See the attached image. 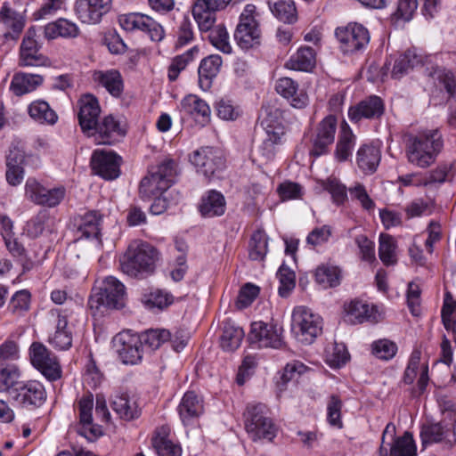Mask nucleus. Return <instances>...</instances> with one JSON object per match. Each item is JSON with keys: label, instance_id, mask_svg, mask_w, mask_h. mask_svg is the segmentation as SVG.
<instances>
[{"label": "nucleus", "instance_id": "f257e3e1", "mask_svg": "<svg viewBox=\"0 0 456 456\" xmlns=\"http://www.w3.org/2000/svg\"><path fill=\"white\" fill-rule=\"evenodd\" d=\"M159 257V251L152 245L135 240L129 244L120 258V267L131 277H145L153 273Z\"/></svg>", "mask_w": 456, "mask_h": 456}, {"label": "nucleus", "instance_id": "f03ea898", "mask_svg": "<svg viewBox=\"0 0 456 456\" xmlns=\"http://www.w3.org/2000/svg\"><path fill=\"white\" fill-rule=\"evenodd\" d=\"M177 175V165L174 159H165L151 167L149 175L143 177L139 187L142 199L151 200L160 194L167 193Z\"/></svg>", "mask_w": 456, "mask_h": 456}, {"label": "nucleus", "instance_id": "7ed1b4c3", "mask_svg": "<svg viewBox=\"0 0 456 456\" xmlns=\"http://www.w3.org/2000/svg\"><path fill=\"white\" fill-rule=\"evenodd\" d=\"M268 408L263 403H248L243 413L244 426L253 441H273L277 435V426L268 416Z\"/></svg>", "mask_w": 456, "mask_h": 456}, {"label": "nucleus", "instance_id": "20e7f679", "mask_svg": "<svg viewBox=\"0 0 456 456\" xmlns=\"http://www.w3.org/2000/svg\"><path fill=\"white\" fill-rule=\"evenodd\" d=\"M442 146L441 135L437 131L416 136L407 148L408 160L419 167H428L435 162Z\"/></svg>", "mask_w": 456, "mask_h": 456}, {"label": "nucleus", "instance_id": "39448f33", "mask_svg": "<svg viewBox=\"0 0 456 456\" xmlns=\"http://www.w3.org/2000/svg\"><path fill=\"white\" fill-rule=\"evenodd\" d=\"M126 288L113 276L106 277L100 287L94 288L89 298L91 308L99 309L103 306L110 309H119L125 305Z\"/></svg>", "mask_w": 456, "mask_h": 456}, {"label": "nucleus", "instance_id": "423d86ee", "mask_svg": "<svg viewBox=\"0 0 456 456\" xmlns=\"http://www.w3.org/2000/svg\"><path fill=\"white\" fill-rule=\"evenodd\" d=\"M322 319L305 306H297L292 314V331L297 341L310 345L322 333Z\"/></svg>", "mask_w": 456, "mask_h": 456}, {"label": "nucleus", "instance_id": "0eeeda50", "mask_svg": "<svg viewBox=\"0 0 456 456\" xmlns=\"http://www.w3.org/2000/svg\"><path fill=\"white\" fill-rule=\"evenodd\" d=\"M256 8L247 4L240 16V21L234 32V39L243 50L256 47L261 42V30L256 19Z\"/></svg>", "mask_w": 456, "mask_h": 456}, {"label": "nucleus", "instance_id": "6e6552de", "mask_svg": "<svg viewBox=\"0 0 456 456\" xmlns=\"http://www.w3.org/2000/svg\"><path fill=\"white\" fill-rule=\"evenodd\" d=\"M335 36L338 41L339 49L345 54L362 53L366 49L370 40L367 28L356 22L337 28Z\"/></svg>", "mask_w": 456, "mask_h": 456}, {"label": "nucleus", "instance_id": "1a4fd4ad", "mask_svg": "<svg viewBox=\"0 0 456 456\" xmlns=\"http://www.w3.org/2000/svg\"><path fill=\"white\" fill-rule=\"evenodd\" d=\"M25 197L36 205L54 208L65 198L64 186L47 187L35 178H28L25 183Z\"/></svg>", "mask_w": 456, "mask_h": 456}, {"label": "nucleus", "instance_id": "9d476101", "mask_svg": "<svg viewBox=\"0 0 456 456\" xmlns=\"http://www.w3.org/2000/svg\"><path fill=\"white\" fill-rule=\"evenodd\" d=\"M118 23L126 31H142L149 36L151 41L159 42L165 37V31L159 22L149 15L140 12L121 14Z\"/></svg>", "mask_w": 456, "mask_h": 456}, {"label": "nucleus", "instance_id": "9b49d317", "mask_svg": "<svg viewBox=\"0 0 456 456\" xmlns=\"http://www.w3.org/2000/svg\"><path fill=\"white\" fill-rule=\"evenodd\" d=\"M29 356L32 365L48 380L55 381L61 377V369L57 357L42 343L31 344Z\"/></svg>", "mask_w": 456, "mask_h": 456}, {"label": "nucleus", "instance_id": "f8f14e48", "mask_svg": "<svg viewBox=\"0 0 456 456\" xmlns=\"http://www.w3.org/2000/svg\"><path fill=\"white\" fill-rule=\"evenodd\" d=\"M10 397L23 407H39L46 400L44 386L36 380L16 383L9 391Z\"/></svg>", "mask_w": 456, "mask_h": 456}, {"label": "nucleus", "instance_id": "ddd939ff", "mask_svg": "<svg viewBox=\"0 0 456 456\" xmlns=\"http://www.w3.org/2000/svg\"><path fill=\"white\" fill-rule=\"evenodd\" d=\"M420 437L423 446L434 443H441L446 448L456 444V433L452 421H440L425 424L421 428Z\"/></svg>", "mask_w": 456, "mask_h": 456}, {"label": "nucleus", "instance_id": "4468645a", "mask_svg": "<svg viewBox=\"0 0 456 456\" xmlns=\"http://www.w3.org/2000/svg\"><path fill=\"white\" fill-rule=\"evenodd\" d=\"M37 29L29 28L20 46L19 65L20 67L45 66L48 59L40 53V45L37 41Z\"/></svg>", "mask_w": 456, "mask_h": 456}, {"label": "nucleus", "instance_id": "2eb2a0df", "mask_svg": "<svg viewBox=\"0 0 456 456\" xmlns=\"http://www.w3.org/2000/svg\"><path fill=\"white\" fill-rule=\"evenodd\" d=\"M232 0H197L192 15L200 31H208L216 23V12L224 10Z\"/></svg>", "mask_w": 456, "mask_h": 456}, {"label": "nucleus", "instance_id": "dca6fc26", "mask_svg": "<svg viewBox=\"0 0 456 456\" xmlns=\"http://www.w3.org/2000/svg\"><path fill=\"white\" fill-rule=\"evenodd\" d=\"M248 341L256 347L280 348L282 338L280 329L268 325L263 322H255L251 324Z\"/></svg>", "mask_w": 456, "mask_h": 456}, {"label": "nucleus", "instance_id": "f3484780", "mask_svg": "<svg viewBox=\"0 0 456 456\" xmlns=\"http://www.w3.org/2000/svg\"><path fill=\"white\" fill-rule=\"evenodd\" d=\"M121 158L113 151L96 150L91 158L94 173L106 180H114L120 175Z\"/></svg>", "mask_w": 456, "mask_h": 456}, {"label": "nucleus", "instance_id": "a211bd4d", "mask_svg": "<svg viewBox=\"0 0 456 456\" xmlns=\"http://www.w3.org/2000/svg\"><path fill=\"white\" fill-rule=\"evenodd\" d=\"M190 160L197 167L198 172L208 179L224 167L222 157L212 147H202L194 151Z\"/></svg>", "mask_w": 456, "mask_h": 456}, {"label": "nucleus", "instance_id": "6ab92c4d", "mask_svg": "<svg viewBox=\"0 0 456 456\" xmlns=\"http://www.w3.org/2000/svg\"><path fill=\"white\" fill-rule=\"evenodd\" d=\"M50 315L55 320V331L49 337V344L56 350H69L72 346V332L68 326V311L52 309Z\"/></svg>", "mask_w": 456, "mask_h": 456}, {"label": "nucleus", "instance_id": "aec40b11", "mask_svg": "<svg viewBox=\"0 0 456 456\" xmlns=\"http://www.w3.org/2000/svg\"><path fill=\"white\" fill-rule=\"evenodd\" d=\"M336 131L337 118L333 115L325 117L317 126L310 154L314 157L326 154L329 151V147L334 142Z\"/></svg>", "mask_w": 456, "mask_h": 456}, {"label": "nucleus", "instance_id": "412c9836", "mask_svg": "<svg viewBox=\"0 0 456 456\" xmlns=\"http://www.w3.org/2000/svg\"><path fill=\"white\" fill-rule=\"evenodd\" d=\"M126 134V129L113 115L106 116L88 135H94L98 144H114Z\"/></svg>", "mask_w": 456, "mask_h": 456}, {"label": "nucleus", "instance_id": "4be33fe9", "mask_svg": "<svg viewBox=\"0 0 456 456\" xmlns=\"http://www.w3.org/2000/svg\"><path fill=\"white\" fill-rule=\"evenodd\" d=\"M116 341L118 343L117 350L123 363L134 365L141 362L143 346L139 335L129 332L119 333Z\"/></svg>", "mask_w": 456, "mask_h": 456}, {"label": "nucleus", "instance_id": "5701e85b", "mask_svg": "<svg viewBox=\"0 0 456 456\" xmlns=\"http://www.w3.org/2000/svg\"><path fill=\"white\" fill-rule=\"evenodd\" d=\"M111 3L112 0H77L75 12L83 23L96 24L110 11Z\"/></svg>", "mask_w": 456, "mask_h": 456}, {"label": "nucleus", "instance_id": "b1692460", "mask_svg": "<svg viewBox=\"0 0 456 456\" xmlns=\"http://www.w3.org/2000/svg\"><path fill=\"white\" fill-rule=\"evenodd\" d=\"M151 444L158 456H182L183 448L179 442L171 437L167 425L158 427L151 437Z\"/></svg>", "mask_w": 456, "mask_h": 456}, {"label": "nucleus", "instance_id": "393cba45", "mask_svg": "<svg viewBox=\"0 0 456 456\" xmlns=\"http://www.w3.org/2000/svg\"><path fill=\"white\" fill-rule=\"evenodd\" d=\"M78 121L84 133L90 134L95 128L101 108L97 98L92 94H86L78 101Z\"/></svg>", "mask_w": 456, "mask_h": 456}, {"label": "nucleus", "instance_id": "a878e982", "mask_svg": "<svg viewBox=\"0 0 456 456\" xmlns=\"http://www.w3.org/2000/svg\"><path fill=\"white\" fill-rule=\"evenodd\" d=\"M102 216L97 210H91L79 216L77 222V239L94 240L97 246H102L101 224Z\"/></svg>", "mask_w": 456, "mask_h": 456}, {"label": "nucleus", "instance_id": "bb28decb", "mask_svg": "<svg viewBox=\"0 0 456 456\" xmlns=\"http://www.w3.org/2000/svg\"><path fill=\"white\" fill-rule=\"evenodd\" d=\"M384 113V103L380 97L372 95L348 110L351 121L358 122L362 118H379Z\"/></svg>", "mask_w": 456, "mask_h": 456}, {"label": "nucleus", "instance_id": "cd10ccee", "mask_svg": "<svg viewBox=\"0 0 456 456\" xmlns=\"http://www.w3.org/2000/svg\"><path fill=\"white\" fill-rule=\"evenodd\" d=\"M276 92L287 99L290 105L297 109H303L308 104V96L304 90L298 89V84L289 77H281L275 85Z\"/></svg>", "mask_w": 456, "mask_h": 456}, {"label": "nucleus", "instance_id": "c85d7f7f", "mask_svg": "<svg viewBox=\"0 0 456 456\" xmlns=\"http://www.w3.org/2000/svg\"><path fill=\"white\" fill-rule=\"evenodd\" d=\"M93 80L103 87L111 96L118 98L124 91V81L121 73L116 69L94 70Z\"/></svg>", "mask_w": 456, "mask_h": 456}, {"label": "nucleus", "instance_id": "c756f323", "mask_svg": "<svg viewBox=\"0 0 456 456\" xmlns=\"http://www.w3.org/2000/svg\"><path fill=\"white\" fill-rule=\"evenodd\" d=\"M204 411L203 399L194 391L186 392L179 405L178 412L183 425L191 424Z\"/></svg>", "mask_w": 456, "mask_h": 456}, {"label": "nucleus", "instance_id": "7c9ffc66", "mask_svg": "<svg viewBox=\"0 0 456 456\" xmlns=\"http://www.w3.org/2000/svg\"><path fill=\"white\" fill-rule=\"evenodd\" d=\"M198 209L206 218L221 216L226 209L225 198L220 191L209 190L202 195Z\"/></svg>", "mask_w": 456, "mask_h": 456}, {"label": "nucleus", "instance_id": "2f4dec72", "mask_svg": "<svg viewBox=\"0 0 456 456\" xmlns=\"http://www.w3.org/2000/svg\"><path fill=\"white\" fill-rule=\"evenodd\" d=\"M223 59L218 54H210L201 60L198 69L199 85L203 91L211 88L213 80L220 72Z\"/></svg>", "mask_w": 456, "mask_h": 456}, {"label": "nucleus", "instance_id": "473e14b6", "mask_svg": "<svg viewBox=\"0 0 456 456\" xmlns=\"http://www.w3.org/2000/svg\"><path fill=\"white\" fill-rule=\"evenodd\" d=\"M346 312L348 321L352 323L377 322L380 318V313L376 305H369L361 300L350 302L346 307Z\"/></svg>", "mask_w": 456, "mask_h": 456}, {"label": "nucleus", "instance_id": "72a5a7b5", "mask_svg": "<svg viewBox=\"0 0 456 456\" xmlns=\"http://www.w3.org/2000/svg\"><path fill=\"white\" fill-rule=\"evenodd\" d=\"M25 154L18 148L10 150L6 157V182L11 186L20 185L24 179Z\"/></svg>", "mask_w": 456, "mask_h": 456}, {"label": "nucleus", "instance_id": "f704fd0d", "mask_svg": "<svg viewBox=\"0 0 456 456\" xmlns=\"http://www.w3.org/2000/svg\"><path fill=\"white\" fill-rule=\"evenodd\" d=\"M111 407L125 420L137 419L141 414L136 401L126 393L116 394L112 399Z\"/></svg>", "mask_w": 456, "mask_h": 456}, {"label": "nucleus", "instance_id": "c9c22d12", "mask_svg": "<svg viewBox=\"0 0 456 456\" xmlns=\"http://www.w3.org/2000/svg\"><path fill=\"white\" fill-rule=\"evenodd\" d=\"M0 24L7 30L5 37L17 38L24 28L25 20L22 15L4 4L0 9Z\"/></svg>", "mask_w": 456, "mask_h": 456}, {"label": "nucleus", "instance_id": "e433bc0d", "mask_svg": "<svg viewBox=\"0 0 456 456\" xmlns=\"http://www.w3.org/2000/svg\"><path fill=\"white\" fill-rule=\"evenodd\" d=\"M79 34V28L75 22L67 19H59L54 22H50L44 28V35L47 39H55L57 37L75 38Z\"/></svg>", "mask_w": 456, "mask_h": 456}, {"label": "nucleus", "instance_id": "4c0bfd02", "mask_svg": "<svg viewBox=\"0 0 456 456\" xmlns=\"http://www.w3.org/2000/svg\"><path fill=\"white\" fill-rule=\"evenodd\" d=\"M43 81L40 75L20 72L12 77L10 89L15 95L21 96L36 90Z\"/></svg>", "mask_w": 456, "mask_h": 456}, {"label": "nucleus", "instance_id": "58836bf2", "mask_svg": "<svg viewBox=\"0 0 456 456\" xmlns=\"http://www.w3.org/2000/svg\"><path fill=\"white\" fill-rule=\"evenodd\" d=\"M381 159L380 151L374 145H362L356 155V162L359 168L365 174H372L376 171Z\"/></svg>", "mask_w": 456, "mask_h": 456}, {"label": "nucleus", "instance_id": "ea45409f", "mask_svg": "<svg viewBox=\"0 0 456 456\" xmlns=\"http://www.w3.org/2000/svg\"><path fill=\"white\" fill-rule=\"evenodd\" d=\"M180 111L184 115L198 118L201 117L205 121H208L210 117V108L208 104L197 95L189 94L185 96L180 102Z\"/></svg>", "mask_w": 456, "mask_h": 456}, {"label": "nucleus", "instance_id": "a19ab883", "mask_svg": "<svg viewBox=\"0 0 456 456\" xmlns=\"http://www.w3.org/2000/svg\"><path fill=\"white\" fill-rule=\"evenodd\" d=\"M316 63V52L310 46H302L293 54L287 66L294 70L311 71Z\"/></svg>", "mask_w": 456, "mask_h": 456}, {"label": "nucleus", "instance_id": "79ce46f5", "mask_svg": "<svg viewBox=\"0 0 456 456\" xmlns=\"http://www.w3.org/2000/svg\"><path fill=\"white\" fill-rule=\"evenodd\" d=\"M355 144V136L346 122L341 124L338 140L336 146L335 157L342 162L346 161L352 154Z\"/></svg>", "mask_w": 456, "mask_h": 456}, {"label": "nucleus", "instance_id": "37998d69", "mask_svg": "<svg viewBox=\"0 0 456 456\" xmlns=\"http://www.w3.org/2000/svg\"><path fill=\"white\" fill-rule=\"evenodd\" d=\"M28 112L32 119L40 124L53 125L58 119L56 112L43 100L32 102L28 107Z\"/></svg>", "mask_w": 456, "mask_h": 456}, {"label": "nucleus", "instance_id": "c03bdc74", "mask_svg": "<svg viewBox=\"0 0 456 456\" xmlns=\"http://www.w3.org/2000/svg\"><path fill=\"white\" fill-rule=\"evenodd\" d=\"M244 338L243 330L233 322H224L223 334L221 336V346L225 351H234L240 346Z\"/></svg>", "mask_w": 456, "mask_h": 456}, {"label": "nucleus", "instance_id": "a18cd8bd", "mask_svg": "<svg viewBox=\"0 0 456 456\" xmlns=\"http://www.w3.org/2000/svg\"><path fill=\"white\" fill-rule=\"evenodd\" d=\"M53 226V218L50 213L45 210H40L35 216L28 221L26 225L27 234L31 238H37L47 231H52Z\"/></svg>", "mask_w": 456, "mask_h": 456}, {"label": "nucleus", "instance_id": "49530a36", "mask_svg": "<svg viewBox=\"0 0 456 456\" xmlns=\"http://www.w3.org/2000/svg\"><path fill=\"white\" fill-rule=\"evenodd\" d=\"M421 61V56L418 55L415 50H407L395 60L392 69V77L395 79L401 78L409 70L420 64Z\"/></svg>", "mask_w": 456, "mask_h": 456}, {"label": "nucleus", "instance_id": "de8ad7c7", "mask_svg": "<svg viewBox=\"0 0 456 456\" xmlns=\"http://www.w3.org/2000/svg\"><path fill=\"white\" fill-rule=\"evenodd\" d=\"M315 281L323 289L337 287L340 284L341 271L338 266L321 265L315 271Z\"/></svg>", "mask_w": 456, "mask_h": 456}, {"label": "nucleus", "instance_id": "09e8293b", "mask_svg": "<svg viewBox=\"0 0 456 456\" xmlns=\"http://www.w3.org/2000/svg\"><path fill=\"white\" fill-rule=\"evenodd\" d=\"M379 243V256L381 262L387 266L395 265L397 263L395 240L389 234L381 233Z\"/></svg>", "mask_w": 456, "mask_h": 456}, {"label": "nucleus", "instance_id": "8fccbe9b", "mask_svg": "<svg viewBox=\"0 0 456 456\" xmlns=\"http://www.w3.org/2000/svg\"><path fill=\"white\" fill-rule=\"evenodd\" d=\"M268 252V237L264 231H256L250 239L248 246L249 258L254 261H263Z\"/></svg>", "mask_w": 456, "mask_h": 456}, {"label": "nucleus", "instance_id": "3c124183", "mask_svg": "<svg viewBox=\"0 0 456 456\" xmlns=\"http://www.w3.org/2000/svg\"><path fill=\"white\" fill-rule=\"evenodd\" d=\"M207 32H209L208 39L215 48L223 53L229 54L232 53V47L229 42V35L224 25L220 24L216 27L213 25Z\"/></svg>", "mask_w": 456, "mask_h": 456}, {"label": "nucleus", "instance_id": "603ef678", "mask_svg": "<svg viewBox=\"0 0 456 456\" xmlns=\"http://www.w3.org/2000/svg\"><path fill=\"white\" fill-rule=\"evenodd\" d=\"M273 14L285 23H293L297 20V9L292 0H278L270 6Z\"/></svg>", "mask_w": 456, "mask_h": 456}, {"label": "nucleus", "instance_id": "864d4df0", "mask_svg": "<svg viewBox=\"0 0 456 456\" xmlns=\"http://www.w3.org/2000/svg\"><path fill=\"white\" fill-rule=\"evenodd\" d=\"M390 456H417L416 444L412 436L405 432L394 441L390 448Z\"/></svg>", "mask_w": 456, "mask_h": 456}, {"label": "nucleus", "instance_id": "5fc2aeb1", "mask_svg": "<svg viewBox=\"0 0 456 456\" xmlns=\"http://www.w3.org/2000/svg\"><path fill=\"white\" fill-rule=\"evenodd\" d=\"M199 51L200 50L197 46H193L184 53L173 59L172 63L168 68L167 74L170 81H175L178 77L179 73L194 59V57L199 53Z\"/></svg>", "mask_w": 456, "mask_h": 456}, {"label": "nucleus", "instance_id": "6e6d98bb", "mask_svg": "<svg viewBox=\"0 0 456 456\" xmlns=\"http://www.w3.org/2000/svg\"><path fill=\"white\" fill-rule=\"evenodd\" d=\"M322 186L332 198L333 203L337 206L343 205L347 201V188L336 177H329L323 182Z\"/></svg>", "mask_w": 456, "mask_h": 456}, {"label": "nucleus", "instance_id": "4d7b16f0", "mask_svg": "<svg viewBox=\"0 0 456 456\" xmlns=\"http://www.w3.org/2000/svg\"><path fill=\"white\" fill-rule=\"evenodd\" d=\"M173 296L162 289H155L144 295L142 302L149 309L162 310L173 303Z\"/></svg>", "mask_w": 456, "mask_h": 456}, {"label": "nucleus", "instance_id": "13d9d810", "mask_svg": "<svg viewBox=\"0 0 456 456\" xmlns=\"http://www.w3.org/2000/svg\"><path fill=\"white\" fill-rule=\"evenodd\" d=\"M277 278L279 279L280 281V296L282 297L289 296V294L292 291L296 285L295 273L289 267H287L285 265H282L277 272Z\"/></svg>", "mask_w": 456, "mask_h": 456}, {"label": "nucleus", "instance_id": "bf43d9fd", "mask_svg": "<svg viewBox=\"0 0 456 456\" xmlns=\"http://www.w3.org/2000/svg\"><path fill=\"white\" fill-rule=\"evenodd\" d=\"M142 345H145L151 349L159 348L164 342L168 341L171 333L167 330H151L140 336Z\"/></svg>", "mask_w": 456, "mask_h": 456}, {"label": "nucleus", "instance_id": "052dcab7", "mask_svg": "<svg viewBox=\"0 0 456 456\" xmlns=\"http://www.w3.org/2000/svg\"><path fill=\"white\" fill-rule=\"evenodd\" d=\"M343 406V403L341 399L336 395H330L328 403H327V420L330 425L333 427H337L338 428H342V420H341V409Z\"/></svg>", "mask_w": 456, "mask_h": 456}, {"label": "nucleus", "instance_id": "680f3d73", "mask_svg": "<svg viewBox=\"0 0 456 456\" xmlns=\"http://www.w3.org/2000/svg\"><path fill=\"white\" fill-rule=\"evenodd\" d=\"M397 352V346L391 340L379 339L372 344V354L379 359L390 360Z\"/></svg>", "mask_w": 456, "mask_h": 456}, {"label": "nucleus", "instance_id": "e2e57ef3", "mask_svg": "<svg viewBox=\"0 0 456 456\" xmlns=\"http://www.w3.org/2000/svg\"><path fill=\"white\" fill-rule=\"evenodd\" d=\"M19 370L14 365H0V392H8L14 387Z\"/></svg>", "mask_w": 456, "mask_h": 456}, {"label": "nucleus", "instance_id": "0e129e2a", "mask_svg": "<svg viewBox=\"0 0 456 456\" xmlns=\"http://www.w3.org/2000/svg\"><path fill=\"white\" fill-rule=\"evenodd\" d=\"M352 199L357 200L362 208L367 211L373 210L374 201L370 199L363 184L356 183L354 186L348 188Z\"/></svg>", "mask_w": 456, "mask_h": 456}, {"label": "nucleus", "instance_id": "69168bd1", "mask_svg": "<svg viewBox=\"0 0 456 456\" xmlns=\"http://www.w3.org/2000/svg\"><path fill=\"white\" fill-rule=\"evenodd\" d=\"M30 294L28 290L17 291L11 298L9 309L15 314H20L28 310Z\"/></svg>", "mask_w": 456, "mask_h": 456}, {"label": "nucleus", "instance_id": "338daca9", "mask_svg": "<svg viewBox=\"0 0 456 456\" xmlns=\"http://www.w3.org/2000/svg\"><path fill=\"white\" fill-rule=\"evenodd\" d=\"M332 231L330 225H322L314 228L306 237V242L312 246H320L326 243L331 236Z\"/></svg>", "mask_w": 456, "mask_h": 456}, {"label": "nucleus", "instance_id": "774afa93", "mask_svg": "<svg viewBox=\"0 0 456 456\" xmlns=\"http://www.w3.org/2000/svg\"><path fill=\"white\" fill-rule=\"evenodd\" d=\"M259 294V288L254 284L244 285L238 296L237 305L240 308H246L256 299Z\"/></svg>", "mask_w": 456, "mask_h": 456}]
</instances>
